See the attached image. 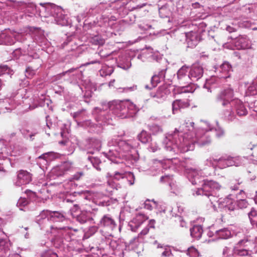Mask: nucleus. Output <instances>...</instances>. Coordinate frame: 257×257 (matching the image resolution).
I'll list each match as a JSON object with an SVG mask.
<instances>
[{"mask_svg": "<svg viewBox=\"0 0 257 257\" xmlns=\"http://www.w3.org/2000/svg\"><path fill=\"white\" fill-rule=\"evenodd\" d=\"M203 74V69L202 67L198 64H194L190 68L189 71V80L195 82L200 79Z\"/></svg>", "mask_w": 257, "mask_h": 257, "instance_id": "obj_13", "label": "nucleus"}, {"mask_svg": "<svg viewBox=\"0 0 257 257\" xmlns=\"http://www.w3.org/2000/svg\"><path fill=\"white\" fill-rule=\"evenodd\" d=\"M172 176L169 175H165L160 178V182L162 183L168 182L172 180Z\"/></svg>", "mask_w": 257, "mask_h": 257, "instance_id": "obj_57", "label": "nucleus"}, {"mask_svg": "<svg viewBox=\"0 0 257 257\" xmlns=\"http://www.w3.org/2000/svg\"><path fill=\"white\" fill-rule=\"evenodd\" d=\"M57 253L52 249H48L40 253V257H58Z\"/></svg>", "mask_w": 257, "mask_h": 257, "instance_id": "obj_44", "label": "nucleus"}, {"mask_svg": "<svg viewBox=\"0 0 257 257\" xmlns=\"http://www.w3.org/2000/svg\"><path fill=\"white\" fill-rule=\"evenodd\" d=\"M207 161L210 164H213V162L218 165L221 168H224L229 166H239L241 165V162L238 157H231L230 156H222L217 159H207Z\"/></svg>", "mask_w": 257, "mask_h": 257, "instance_id": "obj_8", "label": "nucleus"}, {"mask_svg": "<svg viewBox=\"0 0 257 257\" xmlns=\"http://www.w3.org/2000/svg\"><path fill=\"white\" fill-rule=\"evenodd\" d=\"M215 234L218 238L222 239H227L232 236L230 230L226 228L217 230Z\"/></svg>", "mask_w": 257, "mask_h": 257, "instance_id": "obj_30", "label": "nucleus"}, {"mask_svg": "<svg viewBox=\"0 0 257 257\" xmlns=\"http://www.w3.org/2000/svg\"><path fill=\"white\" fill-rule=\"evenodd\" d=\"M25 193L27 195L26 198L30 201V202L36 197V193L30 190H26Z\"/></svg>", "mask_w": 257, "mask_h": 257, "instance_id": "obj_53", "label": "nucleus"}, {"mask_svg": "<svg viewBox=\"0 0 257 257\" xmlns=\"http://www.w3.org/2000/svg\"><path fill=\"white\" fill-rule=\"evenodd\" d=\"M14 73L13 70L7 65H0V76L7 74L10 75H12Z\"/></svg>", "mask_w": 257, "mask_h": 257, "instance_id": "obj_39", "label": "nucleus"}, {"mask_svg": "<svg viewBox=\"0 0 257 257\" xmlns=\"http://www.w3.org/2000/svg\"><path fill=\"white\" fill-rule=\"evenodd\" d=\"M190 231L192 237L198 239L201 237L203 231L202 227L199 225H194L190 228Z\"/></svg>", "mask_w": 257, "mask_h": 257, "instance_id": "obj_31", "label": "nucleus"}, {"mask_svg": "<svg viewBox=\"0 0 257 257\" xmlns=\"http://www.w3.org/2000/svg\"><path fill=\"white\" fill-rule=\"evenodd\" d=\"M107 108H109L110 110L116 114H118L119 112L123 111L125 109V106L122 102H118L117 101H113L108 102L106 105Z\"/></svg>", "mask_w": 257, "mask_h": 257, "instance_id": "obj_19", "label": "nucleus"}, {"mask_svg": "<svg viewBox=\"0 0 257 257\" xmlns=\"http://www.w3.org/2000/svg\"><path fill=\"white\" fill-rule=\"evenodd\" d=\"M236 205L238 208L243 209L247 207L248 203L245 199H240L237 201Z\"/></svg>", "mask_w": 257, "mask_h": 257, "instance_id": "obj_50", "label": "nucleus"}, {"mask_svg": "<svg viewBox=\"0 0 257 257\" xmlns=\"http://www.w3.org/2000/svg\"><path fill=\"white\" fill-rule=\"evenodd\" d=\"M186 253L190 257H199L200 253L194 246L189 247L186 250Z\"/></svg>", "mask_w": 257, "mask_h": 257, "instance_id": "obj_41", "label": "nucleus"}, {"mask_svg": "<svg viewBox=\"0 0 257 257\" xmlns=\"http://www.w3.org/2000/svg\"><path fill=\"white\" fill-rule=\"evenodd\" d=\"M186 38V41L188 47L193 48L195 47L200 41V36L195 32H189L184 34Z\"/></svg>", "mask_w": 257, "mask_h": 257, "instance_id": "obj_15", "label": "nucleus"}, {"mask_svg": "<svg viewBox=\"0 0 257 257\" xmlns=\"http://www.w3.org/2000/svg\"><path fill=\"white\" fill-rule=\"evenodd\" d=\"M98 225L109 230H113L116 226L114 219L109 214L104 215L100 219Z\"/></svg>", "mask_w": 257, "mask_h": 257, "instance_id": "obj_14", "label": "nucleus"}, {"mask_svg": "<svg viewBox=\"0 0 257 257\" xmlns=\"http://www.w3.org/2000/svg\"><path fill=\"white\" fill-rule=\"evenodd\" d=\"M50 210H44L36 217V222L41 225L45 222H48L50 220Z\"/></svg>", "mask_w": 257, "mask_h": 257, "instance_id": "obj_28", "label": "nucleus"}, {"mask_svg": "<svg viewBox=\"0 0 257 257\" xmlns=\"http://www.w3.org/2000/svg\"><path fill=\"white\" fill-rule=\"evenodd\" d=\"M237 49H246L250 48V42L246 36H241L236 38L234 42Z\"/></svg>", "mask_w": 257, "mask_h": 257, "instance_id": "obj_18", "label": "nucleus"}, {"mask_svg": "<svg viewBox=\"0 0 257 257\" xmlns=\"http://www.w3.org/2000/svg\"><path fill=\"white\" fill-rule=\"evenodd\" d=\"M250 149V150L252 151L251 156L257 158V145H253V146Z\"/></svg>", "mask_w": 257, "mask_h": 257, "instance_id": "obj_64", "label": "nucleus"}, {"mask_svg": "<svg viewBox=\"0 0 257 257\" xmlns=\"http://www.w3.org/2000/svg\"><path fill=\"white\" fill-rule=\"evenodd\" d=\"M155 220L154 219L150 220L147 226L144 228L140 233L139 235H145L149 231L150 228H155Z\"/></svg>", "mask_w": 257, "mask_h": 257, "instance_id": "obj_40", "label": "nucleus"}, {"mask_svg": "<svg viewBox=\"0 0 257 257\" xmlns=\"http://www.w3.org/2000/svg\"><path fill=\"white\" fill-rule=\"evenodd\" d=\"M3 233L5 236L0 238V252L6 253L10 250L11 243L8 236L4 232Z\"/></svg>", "mask_w": 257, "mask_h": 257, "instance_id": "obj_26", "label": "nucleus"}, {"mask_svg": "<svg viewBox=\"0 0 257 257\" xmlns=\"http://www.w3.org/2000/svg\"><path fill=\"white\" fill-rule=\"evenodd\" d=\"M22 94V92H18L17 95L13 98H10L6 100V102L8 103L10 105V106L8 107L7 106H5L6 109L8 110H12L14 109L17 104H21V101L19 99L21 97ZM5 105H6L5 104Z\"/></svg>", "mask_w": 257, "mask_h": 257, "instance_id": "obj_24", "label": "nucleus"}, {"mask_svg": "<svg viewBox=\"0 0 257 257\" xmlns=\"http://www.w3.org/2000/svg\"><path fill=\"white\" fill-rule=\"evenodd\" d=\"M247 214L251 226L257 229V210L252 207Z\"/></svg>", "mask_w": 257, "mask_h": 257, "instance_id": "obj_32", "label": "nucleus"}, {"mask_svg": "<svg viewBox=\"0 0 257 257\" xmlns=\"http://www.w3.org/2000/svg\"><path fill=\"white\" fill-rule=\"evenodd\" d=\"M100 74L101 76L104 77L107 75H110L113 72V70L110 69L109 71V72L106 73L105 72V70L103 69H102L100 70Z\"/></svg>", "mask_w": 257, "mask_h": 257, "instance_id": "obj_63", "label": "nucleus"}, {"mask_svg": "<svg viewBox=\"0 0 257 257\" xmlns=\"http://www.w3.org/2000/svg\"><path fill=\"white\" fill-rule=\"evenodd\" d=\"M87 148L89 150L92 149L93 150H89L88 153L93 154L95 151H99L101 147V142L95 138H90L87 140Z\"/></svg>", "mask_w": 257, "mask_h": 257, "instance_id": "obj_21", "label": "nucleus"}, {"mask_svg": "<svg viewBox=\"0 0 257 257\" xmlns=\"http://www.w3.org/2000/svg\"><path fill=\"white\" fill-rule=\"evenodd\" d=\"M242 183L240 179L237 180H232L229 183V187L232 190L236 191L239 189V186Z\"/></svg>", "mask_w": 257, "mask_h": 257, "instance_id": "obj_43", "label": "nucleus"}, {"mask_svg": "<svg viewBox=\"0 0 257 257\" xmlns=\"http://www.w3.org/2000/svg\"><path fill=\"white\" fill-rule=\"evenodd\" d=\"M30 201L26 197H21L17 202V206L19 207H23L27 206L30 203ZM21 210H23L20 208Z\"/></svg>", "mask_w": 257, "mask_h": 257, "instance_id": "obj_45", "label": "nucleus"}, {"mask_svg": "<svg viewBox=\"0 0 257 257\" xmlns=\"http://www.w3.org/2000/svg\"><path fill=\"white\" fill-rule=\"evenodd\" d=\"M85 111V109H82L79 111L75 112L72 114V116L74 118H77L81 117V114L83 113Z\"/></svg>", "mask_w": 257, "mask_h": 257, "instance_id": "obj_59", "label": "nucleus"}, {"mask_svg": "<svg viewBox=\"0 0 257 257\" xmlns=\"http://www.w3.org/2000/svg\"><path fill=\"white\" fill-rule=\"evenodd\" d=\"M98 229V228L97 227L95 226H91L90 227L88 230V233L90 235H93L95 232H96L97 231Z\"/></svg>", "mask_w": 257, "mask_h": 257, "instance_id": "obj_62", "label": "nucleus"}, {"mask_svg": "<svg viewBox=\"0 0 257 257\" xmlns=\"http://www.w3.org/2000/svg\"><path fill=\"white\" fill-rule=\"evenodd\" d=\"M232 200L230 198V195L228 196L225 198L219 201V204L221 205V207L224 208L227 206L230 203L232 202Z\"/></svg>", "mask_w": 257, "mask_h": 257, "instance_id": "obj_47", "label": "nucleus"}, {"mask_svg": "<svg viewBox=\"0 0 257 257\" xmlns=\"http://www.w3.org/2000/svg\"><path fill=\"white\" fill-rule=\"evenodd\" d=\"M233 107H234L237 114L239 116L246 115L247 113V109L242 102L239 99H235Z\"/></svg>", "mask_w": 257, "mask_h": 257, "instance_id": "obj_25", "label": "nucleus"}, {"mask_svg": "<svg viewBox=\"0 0 257 257\" xmlns=\"http://www.w3.org/2000/svg\"><path fill=\"white\" fill-rule=\"evenodd\" d=\"M147 219L145 215L142 214H138L136 217L130 222L129 226L132 231L136 232L140 225Z\"/></svg>", "mask_w": 257, "mask_h": 257, "instance_id": "obj_17", "label": "nucleus"}, {"mask_svg": "<svg viewBox=\"0 0 257 257\" xmlns=\"http://www.w3.org/2000/svg\"><path fill=\"white\" fill-rule=\"evenodd\" d=\"M215 135L217 138H221L224 135L225 132L222 127L217 125L214 128Z\"/></svg>", "mask_w": 257, "mask_h": 257, "instance_id": "obj_49", "label": "nucleus"}, {"mask_svg": "<svg viewBox=\"0 0 257 257\" xmlns=\"http://www.w3.org/2000/svg\"><path fill=\"white\" fill-rule=\"evenodd\" d=\"M15 43V40L12 36L10 31H5L0 32V45H12Z\"/></svg>", "mask_w": 257, "mask_h": 257, "instance_id": "obj_20", "label": "nucleus"}, {"mask_svg": "<svg viewBox=\"0 0 257 257\" xmlns=\"http://www.w3.org/2000/svg\"><path fill=\"white\" fill-rule=\"evenodd\" d=\"M108 145L112 148L106 154V157L112 162L115 161V159H120L123 156V153L128 152L133 148L131 145L118 136L109 141Z\"/></svg>", "mask_w": 257, "mask_h": 257, "instance_id": "obj_3", "label": "nucleus"}, {"mask_svg": "<svg viewBox=\"0 0 257 257\" xmlns=\"http://www.w3.org/2000/svg\"><path fill=\"white\" fill-rule=\"evenodd\" d=\"M50 12L58 25L62 26L68 25L67 16L65 15V12L61 7L54 5L51 8Z\"/></svg>", "mask_w": 257, "mask_h": 257, "instance_id": "obj_10", "label": "nucleus"}, {"mask_svg": "<svg viewBox=\"0 0 257 257\" xmlns=\"http://www.w3.org/2000/svg\"><path fill=\"white\" fill-rule=\"evenodd\" d=\"M236 203L233 199L232 202L230 203L227 206L225 207V209H227L229 211H233L235 209Z\"/></svg>", "mask_w": 257, "mask_h": 257, "instance_id": "obj_56", "label": "nucleus"}, {"mask_svg": "<svg viewBox=\"0 0 257 257\" xmlns=\"http://www.w3.org/2000/svg\"><path fill=\"white\" fill-rule=\"evenodd\" d=\"M221 185L217 182L213 180H204L202 187L195 191L197 195L205 196L209 199L212 202V199L216 195V190L220 189Z\"/></svg>", "mask_w": 257, "mask_h": 257, "instance_id": "obj_6", "label": "nucleus"}, {"mask_svg": "<svg viewBox=\"0 0 257 257\" xmlns=\"http://www.w3.org/2000/svg\"><path fill=\"white\" fill-rule=\"evenodd\" d=\"M170 91L168 89L166 85L160 86L155 92H152L150 93V95L152 98H156L158 100H164L166 96L169 94Z\"/></svg>", "mask_w": 257, "mask_h": 257, "instance_id": "obj_16", "label": "nucleus"}, {"mask_svg": "<svg viewBox=\"0 0 257 257\" xmlns=\"http://www.w3.org/2000/svg\"><path fill=\"white\" fill-rule=\"evenodd\" d=\"M233 97V90L231 88H227L221 90L215 98L216 103L222 107V117L228 121H232L235 118V114L232 109L235 100Z\"/></svg>", "mask_w": 257, "mask_h": 257, "instance_id": "obj_1", "label": "nucleus"}, {"mask_svg": "<svg viewBox=\"0 0 257 257\" xmlns=\"http://www.w3.org/2000/svg\"><path fill=\"white\" fill-rule=\"evenodd\" d=\"M91 218V213L86 211H81L76 217V220L81 224L85 223Z\"/></svg>", "mask_w": 257, "mask_h": 257, "instance_id": "obj_29", "label": "nucleus"}, {"mask_svg": "<svg viewBox=\"0 0 257 257\" xmlns=\"http://www.w3.org/2000/svg\"><path fill=\"white\" fill-rule=\"evenodd\" d=\"M171 255H172V251L169 248H165V250L162 253V256L164 257H169Z\"/></svg>", "mask_w": 257, "mask_h": 257, "instance_id": "obj_61", "label": "nucleus"}, {"mask_svg": "<svg viewBox=\"0 0 257 257\" xmlns=\"http://www.w3.org/2000/svg\"><path fill=\"white\" fill-rule=\"evenodd\" d=\"M172 113H176L178 110L181 109L179 103L177 99L175 100L172 103Z\"/></svg>", "mask_w": 257, "mask_h": 257, "instance_id": "obj_51", "label": "nucleus"}, {"mask_svg": "<svg viewBox=\"0 0 257 257\" xmlns=\"http://www.w3.org/2000/svg\"><path fill=\"white\" fill-rule=\"evenodd\" d=\"M181 109H184L190 106V100L189 99H177Z\"/></svg>", "mask_w": 257, "mask_h": 257, "instance_id": "obj_48", "label": "nucleus"}, {"mask_svg": "<svg viewBox=\"0 0 257 257\" xmlns=\"http://www.w3.org/2000/svg\"><path fill=\"white\" fill-rule=\"evenodd\" d=\"M148 128L150 132V134H151V135H157L160 133H162L163 132L162 127L161 125L156 123L148 124Z\"/></svg>", "mask_w": 257, "mask_h": 257, "instance_id": "obj_34", "label": "nucleus"}, {"mask_svg": "<svg viewBox=\"0 0 257 257\" xmlns=\"http://www.w3.org/2000/svg\"><path fill=\"white\" fill-rule=\"evenodd\" d=\"M51 229L53 230V233L55 231L57 232V234L55 235L54 237L51 240L54 246L56 247H59L63 242L62 238L60 237L61 235L66 238L68 236V238H70L73 235V232L78 231L77 229H73L68 226H65L59 229H54L51 227Z\"/></svg>", "mask_w": 257, "mask_h": 257, "instance_id": "obj_7", "label": "nucleus"}, {"mask_svg": "<svg viewBox=\"0 0 257 257\" xmlns=\"http://www.w3.org/2000/svg\"><path fill=\"white\" fill-rule=\"evenodd\" d=\"M59 169L60 166L53 169L52 171L53 173L58 177L63 176L65 174L64 171L60 170Z\"/></svg>", "mask_w": 257, "mask_h": 257, "instance_id": "obj_54", "label": "nucleus"}, {"mask_svg": "<svg viewBox=\"0 0 257 257\" xmlns=\"http://www.w3.org/2000/svg\"><path fill=\"white\" fill-rule=\"evenodd\" d=\"M87 160L92 165L94 168L97 170L100 171L101 169L100 165L101 164V161L100 159L97 157H88Z\"/></svg>", "mask_w": 257, "mask_h": 257, "instance_id": "obj_36", "label": "nucleus"}, {"mask_svg": "<svg viewBox=\"0 0 257 257\" xmlns=\"http://www.w3.org/2000/svg\"><path fill=\"white\" fill-rule=\"evenodd\" d=\"M119 89H123V90L120 91V92H128L134 91L137 89V85H133L132 86H130V87H124L123 88H119Z\"/></svg>", "mask_w": 257, "mask_h": 257, "instance_id": "obj_55", "label": "nucleus"}, {"mask_svg": "<svg viewBox=\"0 0 257 257\" xmlns=\"http://www.w3.org/2000/svg\"><path fill=\"white\" fill-rule=\"evenodd\" d=\"M50 220L52 221H62L64 219V215L59 211L50 210Z\"/></svg>", "mask_w": 257, "mask_h": 257, "instance_id": "obj_35", "label": "nucleus"}, {"mask_svg": "<svg viewBox=\"0 0 257 257\" xmlns=\"http://www.w3.org/2000/svg\"><path fill=\"white\" fill-rule=\"evenodd\" d=\"M218 70L224 74L225 75L223 77L226 78L229 76V75H227V74L232 71V67L228 62H224L220 66Z\"/></svg>", "mask_w": 257, "mask_h": 257, "instance_id": "obj_33", "label": "nucleus"}, {"mask_svg": "<svg viewBox=\"0 0 257 257\" xmlns=\"http://www.w3.org/2000/svg\"><path fill=\"white\" fill-rule=\"evenodd\" d=\"M90 42L92 45L102 46L104 44L105 41L101 36L95 35L91 38Z\"/></svg>", "mask_w": 257, "mask_h": 257, "instance_id": "obj_38", "label": "nucleus"}, {"mask_svg": "<svg viewBox=\"0 0 257 257\" xmlns=\"http://www.w3.org/2000/svg\"><path fill=\"white\" fill-rule=\"evenodd\" d=\"M175 221L177 224H178L180 226L182 227H185L186 225V222L184 221V219L182 216H177L175 217Z\"/></svg>", "mask_w": 257, "mask_h": 257, "instance_id": "obj_52", "label": "nucleus"}, {"mask_svg": "<svg viewBox=\"0 0 257 257\" xmlns=\"http://www.w3.org/2000/svg\"><path fill=\"white\" fill-rule=\"evenodd\" d=\"M32 175L24 170H21L17 172V179L14 184L17 186L29 184L32 181Z\"/></svg>", "mask_w": 257, "mask_h": 257, "instance_id": "obj_11", "label": "nucleus"}, {"mask_svg": "<svg viewBox=\"0 0 257 257\" xmlns=\"http://www.w3.org/2000/svg\"><path fill=\"white\" fill-rule=\"evenodd\" d=\"M188 138H189V135L185 132L183 143L180 146L181 152L182 153L193 151L194 149L195 144L199 147H205L211 143V139L207 133L201 135L196 134L195 139H193V137L191 139H188Z\"/></svg>", "mask_w": 257, "mask_h": 257, "instance_id": "obj_5", "label": "nucleus"}, {"mask_svg": "<svg viewBox=\"0 0 257 257\" xmlns=\"http://www.w3.org/2000/svg\"><path fill=\"white\" fill-rule=\"evenodd\" d=\"M150 145L149 147V149L150 151L155 152L158 150L159 149V146L156 143H152V142L150 143Z\"/></svg>", "mask_w": 257, "mask_h": 257, "instance_id": "obj_58", "label": "nucleus"}, {"mask_svg": "<svg viewBox=\"0 0 257 257\" xmlns=\"http://www.w3.org/2000/svg\"><path fill=\"white\" fill-rule=\"evenodd\" d=\"M73 168V164L71 162H65L60 166L59 170L64 171L65 173L72 169Z\"/></svg>", "mask_w": 257, "mask_h": 257, "instance_id": "obj_42", "label": "nucleus"}, {"mask_svg": "<svg viewBox=\"0 0 257 257\" xmlns=\"http://www.w3.org/2000/svg\"><path fill=\"white\" fill-rule=\"evenodd\" d=\"M123 245L119 241L113 240L110 238L103 237L101 238L99 245L97 247L101 251L102 255L111 254L118 257H124Z\"/></svg>", "mask_w": 257, "mask_h": 257, "instance_id": "obj_4", "label": "nucleus"}, {"mask_svg": "<svg viewBox=\"0 0 257 257\" xmlns=\"http://www.w3.org/2000/svg\"><path fill=\"white\" fill-rule=\"evenodd\" d=\"M188 72V67L183 66H182L177 72V77L178 79H179L183 83H186L187 84L191 83V82H189L188 80H189V74L187 75V73Z\"/></svg>", "mask_w": 257, "mask_h": 257, "instance_id": "obj_23", "label": "nucleus"}, {"mask_svg": "<svg viewBox=\"0 0 257 257\" xmlns=\"http://www.w3.org/2000/svg\"><path fill=\"white\" fill-rule=\"evenodd\" d=\"M25 72V76L28 79H32L36 74V71L30 67L26 68Z\"/></svg>", "mask_w": 257, "mask_h": 257, "instance_id": "obj_46", "label": "nucleus"}, {"mask_svg": "<svg viewBox=\"0 0 257 257\" xmlns=\"http://www.w3.org/2000/svg\"><path fill=\"white\" fill-rule=\"evenodd\" d=\"M190 124L191 126V129H188L187 128L188 126L187 125H185V128H183L182 130H179L177 128H175V131H174V135L175 136L176 135H178V136H183V137L184 138V133L185 132H187L189 135V138H188V139H192L194 135V122H191Z\"/></svg>", "mask_w": 257, "mask_h": 257, "instance_id": "obj_22", "label": "nucleus"}, {"mask_svg": "<svg viewBox=\"0 0 257 257\" xmlns=\"http://www.w3.org/2000/svg\"><path fill=\"white\" fill-rule=\"evenodd\" d=\"M235 236L241 238L233 246L232 255L234 257H251L255 244L250 235L242 232L236 233Z\"/></svg>", "mask_w": 257, "mask_h": 257, "instance_id": "obj_2", "label": "nucleus"}, {"mask_svg": "<svg viewBox=\"0 0 257 257\" xmlns=\"http://www.w3.org/2000/svg\"><path fill=\"white\" fill-rule=\"evenodd\" d=\"M160 63L165 64V66L162 68H159V71L158 74H155L152 77L151 83L152 87L157 86L158 83L161 82V79H164L165 77V73L167 70V66L166 62L162 58H160Z\"/></svg>", "mask_w": 257, "mask_h": 257, "instance_id": "obj_12", "label": "nucleus"}, {"mask_svg": "<svg viewBox=\"0 0 257 257\" xmlns=\"http://www.w3.org/2000/svg\"><path fill=\"white\" fill-rule=\"evenodd\" d=\"M137 138L143 144L150 143L152 141L151 134L144 130L138 135Z\"/></svg>", "mask_w": 257, "mask_h": 257, "instance_id": "obj_27", "label": "nucleus"}, {"mask_svg": "<svg viewBox=\"0 0 257 257\" xmlns=\"http://www.w3.org/2000/svg\"><path fill=\"white\" fill-rule=\"evenodd\" d=\"M126 172L123 170H114L112 172H107L106 175L107 184L113 189L117 190L120 188L119 184L114 182V181H119L126 177Z\"/></svg>", "mask_w": 257, "mask_h": 257, "instance_id": "obj_9", "label": "nucleus"}, {"mask_svg": "<svg viewBox=\"0 0 257 257\" xmlns=\"http://www.w3.org/2000/svg\"><path fill=\"white\" fill-rule=\"evenodd\" d=\"M84 173L82 171L76 172L73 175L72 178L75 180H78L82 176H83Z\"/></svg>", "mask_w": 257, "mask_h": 257, "instance_id": "obj_60", "label": "nucleus"}, {"mask_svg": "<svg viewBox=\"0 0 257 257\" xmlns=\"http://www.w3.org/2000/svg\"><path fill=\"white\" fill-rule=\"evenodd\" d=\"M189 177L190 178V181L193 185H196L200 182V176L194 169L189 173Z\"/></svg>", "mask_w": 257, "mask_h": 257, "instance_id": "obj_37", "label": "nucleus"}]
</instances>
